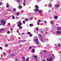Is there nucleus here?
Masks as SVG:
<instances>
[{"label":"nucleus","mask_w":61,"mask_h":61,"mask_svg":"<svg viewBox=\"0 0 61 61\" xmlns=\"http://www.w3.org/2000/svg\"><path fill=\"white\" fill-rule=\"evenodd\" d=\"M35 7L36 9H38L39 8V7H38L37 5H35Z\"/></svg>","instance_id":"0eeeda50"},{"label":"nucleus","mask_w":61,"mask_h":61,"mask_svg":"<svg viewBox=\"0 0 61 61\" xmlns=\"http://www.w3.org/2000/svg\"><path fill=\"white\" fill-rule=\"evenodd\" d=\"M57 34H61V31H57L56 32Z\"/></svg>","instance_id":"39448f33"},{"label":"nucleus","mask_w":61,"mask_h":61,"mask_svg":"<svg viewBox=\"0 0 61 61\" xmlns=\"http://www.w3.org/2000/svg\"><path fill=\"white\" fill-rule=\"evenodd\" d=\"M38 22H41V20H39L38 21Z\"/></svg>","instance_id":"680f3d73"},{"label":"nucleus","mask_w":61,"mask_h":61,"mask_svg":"<svg viewBox=\"0 0 61 61\" xmlns=\"http://www.w3.org/2000/svg\"><path fill=\"white\" fill-rule=\"evenodd\" d=\"M34 41H35L36 42V41H38V39H34Z\"/></svg>","instance_id":"a211bd4d"},{"label":"nucleus","mask_w":61,"mask_h":61,"mask_svg":"<svg viewBox=\"0 0 61 61\" xmlns=\"http://www.w3.org/2000/svg\"><path fill=\"white\" fill-rule=\"evenodd\" d=\"M47 61H52L53 60V57H52L51 58H47Z\"/></svg>","instance_id":"f03ea898"},{"label":"nucleus","mask_w":61,"mask_h":61,"mask_svg":"<svg viewBox=\"0 0 61 61\" xmlns=\"http://www.w3.org/2000/svg\"><path fill=\"white\" fill-rule=\"evenodd\" d=\"M17 60H18V59H15V61H17Z\"/></svg>","instance_id":"5fc2aeb1"},{"label":"nucleus","mask_w":61,"mask_h":61,"mask_svg":"<svg viewBox=\"0 0 61 61\" xmlns=\"http://www.w3.org/2000/svg\"><path fill=\"white\" fill-rule=\"evenodd\" d=\"M40 40L41 41V42L43 43H44V42H46V39L43 38H41V39Z\"/></svg>","instance_id":"7ed1b4c3"},{"label":"nucleus","mask_w":61,"mask_h":61,"mask_svg":"<svg viewBox=\"0 0 61 61\" xmlns=\"http://www.w3.org/2000/svg\"><path fill=\"white\" fill-rule=\"evenodd\" d=\"M0 29L1 30V31H4V30H5V29L3 28L2 29Z\"/></svg>","instance_id":"a878e982"},{"label":"nucleus","mask_w":61,"mask_h":61,"mask_svg":"<svg viewBox=\"0 0 61 61\" xmlns=\"http://www.w3.org/2000/svg\"><path fill=\"white\" fill-rule=\"evenodd\" d=\"M39 14H41V13H43V11L41 10H40L39 11Z\"/></svg>","instance_id":"9d476101"},{"label":"nucleus","mask_w":61,"mask_h":61,"mask_svg":"<svg viewBox=\"0 0 61 61\" xmlns=\"http://www.w3.org/2000/svg\"><path fill=\"white\" fill-rule=\"evenodd\" d=\"M24 12V10H22L21 11V12L22 13H23Z\"/></svg>","instance_id":"58836bf2"},{"label":"nucleus","mask_w":61,"mask_h":61,"mask_svg":"<svg viewBox=\"0 0 61 61\" xmlns=\"http://www.w3.org/2000/svg\"><path fill=\"white\" fill-rule=\"evenodd\" d=\"M32 51L33 53H35V49H32Z\"/></svg>","instance_id":"dca6fc26"},{"label":"nucleus","mask_w":61,"mask_h":61,"mask_svg":"<svg viewBox=\"0 0 61 61\" xmlns=\"http://www.w3.org/2000/svg\"><path fill=\"white\" fill-rule=\"evenodd\" d=\"M50 23L51 25H52L53 24H54V22L53 21H50Z\"/></svg>","instance_id":"9b49d317"},{"label":"nucleus","mask_w":61,"mask_h":61,"mask_svg":"<svg viewBox=\"0 0 61 61\" xmlns=\"http://www.w3.org/2000/svg\"><path fill=\"white\" fill-rule=\"evenodd\" d=\"M12 18L13 19H14L15 18V17L14 16H13L12 17Z\"/></svg>","instance_id":"72a5a7b5"},{"label":"nucleus","mask_w":61,"mask_h":61,"mask_svg":"<svg viewBox=\"0 0 61 61\" xmlns=\"http://www.w3.org/2000/svg\"><path fill=\"white\" fill-rule=\"evenodd\" d=\"M9 52H11V50H9Z\"/></svg>","instance_id":"774afa93"},{"label":"nucleus","mask_w":61,"mask_h":61,"mask_svg":"<svg viewBox=\"0 0 61 61\" xmlns=\"http://www.w3.org/2000/svg\"><path fill=\"white\" fill-rule=\"evenodd\" d=\"M58 46H59V47H60V44H58Z\"/></svg>","instance_id":"13d9d810"},{"label":"nucleus","mask_w":61,"mask_h":61,"mask_svg":"<svg viewBox=\"0 0 61 61\" xmlns=\"http://www.w3.org/2000/svg\"><path fill=\"white\" fill-rule=\"evenodd\" d=\"M39 10V9H36V11H38Z\"/></svg>","instance_id":"f704fd0d"},{"label":"nucleus","mask_w":61,"mask_h":61,"mask_svg":"<svg viewBox=\"0 0 61 61\" xmlns=\"http://www.w3.org/2000/svg\"><path fill=\"white\" fill-rule=\"evenodd\" d=\"M37 25H39V22H37Z\"/></svg>","instance_id":"09e8293b"},{"label":"nucleus","mask_w":61,"mask_h":61,"mask_svg":"<svg viewBox=\"0 0 61 61\" xmlns=\"http://www.w3.org/2000/svg\"><path fill=\"white\" fill-rule=\"evenodd\" d=\"M21 21H18V22H17V23H16V24H18V23H19V24H21Z\"/></svg>","instance_id":"4468645a"},{"label":"nucleus","mask_w":61,"mask_h":61,"mask_svg":"<svg viewBox=\"0 0 61 61\" xmlns=\"http://www.w3.org/2000/svg\"><path fill=\"white\" fill-rule=\"evenodd\" d=\"M30 20H33V19L32 18V17L30 18Z\"/></svg>","instance_id":"e433bc0d"},{"label":"nucleus","mask_w":61,"mask_h":61,"mask_svg":"<svg viewBox=\"0 0 61 61\" xmlns=\"http://www.w3.org/2000/svg\"><path fill=\"white\" fill-rule=\"evenodd\" d=\"M46 52V50H44V52Z\"/></svg>","instance_id":"338daca9"},{"label":"nucleus","mask_w":61,"mask_h":61,"mask_svg":"<svg viewBox=\"0 0 61 61\" xmlns=\"http://www.w3.org/2000/svg\"><path fill=\"white\" fill-rule=\"evenodd\" d=\"M36 44L37 45H38V44H39V41H36Z\"/></svg>","instance_id":"6ab92c4d"},{"label":"nucleus","mask_w":61,"mask_h":61,"mask_svg":"<svg viewBox=\"0 0 61 61\" xmlns=\"http://www.w3.org/2000/svg\"><path fill=\"white\" fill-rule=\"evenodd\" d=\"M20 15V14H19V13H17V15Z\"/></svg>","instance_id":"c9c22d12"},{"label":"nucleus","mask_w":61,"mask_h":61,"mask_svg":"<svg viewBox=\"0 0 61 61\" xmlns=\"http://www.w3.org/2000/svg\"><path fill=\"white\" fill-rule=\"evenodd\" d=\"M33 48H36V46H33Z\"/></svg>","instance_id":"6e6d98bb"},{"label":"nucleus","mask_w":61,"mask_h":61,"mask_svg":"<svg viewBox=\"0 0 61 61\" xmlns=\"http://www.w3.org/2000/svg\"><path fill=\"white\" fill-rule=\"evenodd\" d=\"M17 26L18 27L22 25L21 23H19L17 24Z\"/></svg>","instance_id":"6e6552de"},{"label":"nucleus","mask_w":61,"mask_h":61,"mask_svg":"<svg viewBox=\"0 0 61 61\" xmlns=\"http://www.w3.org/2000/svg\"><path fill=\"white\" fill-rule=\"evenodd\" d=\"M55 6L57 7H59V6H60V5H57L56 4L55 5Z\"/></svg>","instance_id":"ddd939ff"},{"label":"nucleus","mask_w":61,"mask_h":61,"mask_svg":"<svg viewBox=\"0 0 61 61\" xmlns=\"http://www.w3.org/2000/svg\"><path fill=\"white\" fill-rule=\"evenodd\" d=\"M33 57H35L36 61H37V56H33Z\"/></svg>","instance_id":"423d86ee"},{"label":"nucleus","mask_w":61,"mask_h":61,"mask_svg":"<svg viewBox=\"0 0 61 61\" xmlns=\"http://www.w3.org/2000/svg\"><path fill=\"white\" fill-rule=\"evenodd\" d=\"M11 55L13 56H15V54H11Z\"/></svg>","instance_id":"4be33fe9"},{"label":"nucleus","mask_w":61,"mask_h":61,"mask_svg":"<svg viewBox=\"0 0 61 61\" xmlns=\"http://www.w3.org/2000/svg\"><path fill=\"white\" fill-rule=\"evenodd\" d=\"M58 17L56 16H55L54 17V18L55 19H56V18H57Z\"/></svg>","instance_id":"aec40b11"},{"label":"nucleus","mask_w":61,"mask_h":61,"mask_svg":"<svg viewBox=\"0 0 61 61\" xmlns=\"http://www.w3.org/2000/svg\"><path fill=\"white\" fill-rule=\"evenodd\" d=\"M25 34V33H22V35H24V34Z\"/></svg>","instance_id":"e2e57ef3"},{"label":"nucleus","mask_w":61,"mask_h":61,"mask_svg":"<svg viewBox=\"0 0 61 61\" xmlns=\"http://www.w3.org/2000/svg\"><path fill=\"white\" fill-rule=\"evenodd\" d=\"M22 59H25V57L24 56H23L22 57Z\"/></svg>","instance_id":"7c9ffc66"},{"label":"nucleus","mask_w":61,"mask_h":61,"mask_svg":"<svg viewBox=\"0 0 61 61\" xmlns=\"http://www.w3.org/2000/svg\"><path fill=\"white\" fill-rule=\"evenodd\" d=\"M11 33V32L9 31H8L7 32V34H10Z\"/></svg>","instance_id":"cd10ccee"},{"label":"nucleus","mask_w":61,"mask_h":61,"mask_svg":"<svg viewBox=\"0 0 61 61\" xmlns=\"http://www.w3.org/2000/svg\"><path fill=\"white\" fill-rule=\"evenodd\" d=\"M0 49L1 50H3V48L2 47H0Z\"/></svg>","instance_id":"37998d69"},{"label":"nucleus","mask_w":61,"mask_h":61,"mask_svg":"<svg viewBox=\"0 0 61 61\" xmlns=\"http://www.w3.org/2000/svg\"><path fill=\"white\" fill-rule=\"evenodd\" d=\"M6 47H8V44H6Z\"/></svg>","instance_id":"8fccbe9b"},{"label":"nucleus","mask_w":61,"mask_h":61,"mask_svg":"<svg viewBox=\"0 0 61 61\" xmlns=\"http://www.w3.org/2000/svg\"><path fill=\"white\" fill-rule=\"evenodd\" d=\"M61 27H57V30H61Z\"/></svg>","instance_id":"1a4fd4ad"},{"label":"nucleus","mask_w":61,"mask_h":61,"mask_svg":"<svg viewBox=\"0 0 61 61\" xmlns=\"http://www.w3.org/2000/svg\"><path fill=\"white\" fill-rule=\"evenodd\" d=\"M46 30H47V31H48V30H49V29L48 28H45Z\"/></svg>","instance_id":"412c9836"},{"label":"nucleus","mask_w":61,"mask_h":61,"mask_svg":"<svg viewBox=\"0 0 61 61\" xmlns=\"http://www.w3.org/2000/svg\"><path fill=\"white\" fill-rule=\"evenodd\" d=\"M20 0H17V2H19V3L20 2Z\"/></svg>","instance_id":"ea45409f"},{"label":"nucleus","mask_w":61,"mask_h":61,"mask_svg":"<svg viewBox=\"0 0 61 61\" xmlns=\"http://www.w3.org/2000/svg\"><path fill=\"white\" fill-rule=\"evenodd\" d=\"M3 4V3L2 2H0V5H2Z\"/></svg>","instance_id":"2f4dec72"},{"label":"nucleus","mask_w":61,"mask_h":61,"mask_svg":"<svg viewBox=\"0 0 61 61\" xmlns=\"http://www.w3.org/2000/svg\"><path fill=\"white\" fill-rule=\"evenodd\" d=\"M49 13H50L51 12V10H49Z\"/></svg>","instance_id":"4d7b16f0"},{"label":"nucleus","mask_w":61,"mask_h":61,"mask_svg":"<svg viewBox=\"0 0 61 61\" xmlns=\"http://www.w3.org/2000/svg\"><path fill=\"white\" fill-rule=\"evenodd\" d=\"M25 20V21H28V19L27 18Z\"/></svg>","instance_id":"79ce46f5"},{"label":"nucleus","mask_w":61,"mask_h":61,"mask_svg":"<svg viewBox=\"0 0 61 61\" xmlns=\"http://www.w3.org/2000/svg\"><path fill=\"white\" fill-rule=\"evenodd\" d=\"M27 34H28L29 35H30V32H28L27 33Z\"/></svg>","instance_id":"473e14b6"},{"label":"nucleus","mask_w":61,"mask_h":61,"mask_svg":"<svg viewBox=\"0 0 61 61\" xmlns=\"http://www.w3.org/2000/svg\"><path fill=\"white\" fill-rule=\"evenodd\" d=\"M28 60H29V57H28L26 59V61H28Z\"/></svg>","instance_id":"5701e85b"},{"label":"nucleus","mask_w":61,"mask_h":61,"mask_svg":"<svg viewBox=\"0 0 61 61\" xmlns=\"http://www.w3.org/2000/svg\"><path fill=\"white\" fill-rule=\"evenodd\" d=\"M3 55L4 56H5V52H4Z\"/></svg>","instance_id":"603ef678"},{"label":"nucleus","mask_w":61,"mask_h":61,"mask_svg":"<svg viewBox=\"0 0 61 61\" xmlns=\"http://www.w3.org/2000/svg\"><path fill=\"white\" fill-rule=\"evenodd\" d=\"M30 37H32V34H30Z\"/></svg>","instance_id":"a19ab883"},{"label":"nucleus","mask_w":61,"mask_h":61,"mask_svg":"<svg viewBox=\"0 0 61 61\" xmlns=\"http://www.w3.org/2000/svg\"><path fill=\"white\" fill-rule=\"evenodd\" d=\"M41 33H43V31H41Z\"/></svg>","instance_id":"052dcab7"},{"label":"nucleus","mask_w":61,"mask_h":61,"mask_svg":"<svg viewBox=\"0 0 61 61\" xmlns=\"http://www.w3.org/2000/svg\"><path fill=\"white\" fill-rule=\"evenodd\" d=\"M39 37L40 40L41 39L43 38V37L41 36V35L40 34L39 35Z\"/></svg>","instance_id":"20e7f679"},{"label":"nucleus","mask_w":61,"mask_h":61,"mask_svg":"<svg viewBox=\"0 0 61 61\" xmlns=\"http://www.w3.org/2000/svg\"><path fill=\"white\" fill-rule=\"evenodd\" d=\"M36 30L37 31H38V28H36Z\"/></svg>","instance_id":"c03bdc74"},{"label":"nucleus","mask_w":61,"mask_h":61,"mask_svg":"<svg viewBox=\"0 0 61 61\" xmlns=\"http://www.w3.org/2000/svg\"><path fill=\"white\" fill-rule=\"evenodd\" d=\"M15 18L16 19H17V18L19 19V17H16Z\"/></svg>","instance_id":"de8ad7c7"},{"label":"nucleus","mask_w":61,"mask_h":61,"mask_svg":"<svg viewBox=\"0 0 61 61\" xmlns=\"http://www.w3.org/2000/svg\"><path fill=\"white\" fill-rule=\"evenodd\" d=\"M22 19H24V17L22 18Z\"/></svg>","instance_id":"69168bd1"},{"label":"nucleus","mask_w":61,"mask_h":61,"mask_svg":"<svg viewBox=\"0 0 61 61\" xmlns=\"http://www.w3.org/2000/svg\"><path fill=\"white\" fill-rule=\"evenodd\" d=\"M16 11V8H14L13 9V12H15Z\"/></svg>","instance_id":"2eb2a0df"},{"label":"nucleus","mask_w":61,"mask_h":61,"mask_svg":"<svg viewBox=\"0 0 61 61\" xmlns=\"http://www.w3.org/2000/svg\"><path fill=\"white\" fill-rule=\"evenodd\" d=\"M30 25L31 27H32V26H33V25L32 24H30Z\"/></svg>","instance_id":"b1692460"},{"label":"nucleus","mask_w":61,"mask_h":61,"mask_svg":"<svg viewBox=\"0 0 61 61\" xmlns=\"http://www.w3.org/2000/svg\"><path fill=\"white\" fill-rule=\"evenodd\" d=\"M26 41V40H23L22 41V42H25Z\"/></svg>","instance_id":"c85d7f7f"},{"label":"nucleus","mask_w":61,"mask_h":61,"mask_svg":"<svg viewBox=\"0 0 61 61\" xmlns=\"http://www.w3.org/2000/svg\"><path fill=\"white\" fill-rule=\"evenodd\" d=\"M23 5H25V3H23Z\"/></svg>","instance_id":"3c124183"},{"label":"nucleus","mask_w":61,"mask_h":61,"mask_svg":"<svg viewBox=\"0 0 61 61\" xmlns=\"http://www.w3.org/2000/svg\"><path fill=\"white\" fill-rule=\"evenodd\" d=\"M34 11H35V12H36V9H34Z\"/></svg>","instance_id":"864d4df0"},{"label":"nucleus","mask_w":61,"mask_h":61,"mask_svg":"<svg viewBox=\"0 0 61 61\" xmlns=\"http://www.w3.org/2000/svg\"><path fill=\"white\" fill-rule=\"evenodd\" d=\"M23 27L22 26H19V29H22Z\"/></svg>","instance_id":"bb28decb"},{"label":"nucleus","mask_w":61,"mask_h":61,"mask_svg":"<svg viewBox=\"0 0 61 61\" xmlns=\"http://www.w3.org/2000/svg\"><path fill=\"white\" fill-rule=\"evenodd\" d=\"M52 7V5L51 4L50 5V7Z\"/></svg>","instance_id":"49530a36"},{"label":"nucleus","mask_w":61,"mask_h":61,"mask_svg":"<svg viewBox=\"0 0 61 61\" xmlns=\"http://www.w3.org/2000/svg\"><path fill=\"white\" fill-rule=\"evenodd\" d=\"M19 9H21V8H22V6L19 5Z\"/></svg>","instance_id":"f8f14e48"},{"label":"nucleus","mask_w":61,"mask_h":61,"mask_svg":"<svg viewBox=\"0 0 61 61\" xmlns=\"http://www.w3.org/2000/svg\"><path fill=\"white\" fill-rule=\"evenodd\" d=\"M45 24H46V20L45 21Z\"/></svg>","instance_id":"0e129e2a"},{"label":"nucleus","mask_w":61,"mask_h":61,"mask_svg":"<svg viewBox=\"0 0 61 61\" xmlns=\"http://www.w3.org/2000/svg\"><path fill=\"white\" fill-rule=\"evenodd\" d=\"M31 0H28L26 1L27 3H29L30 1H31Z\"/></svg>","instance_id":"f3484780"},{"label":"nucleus","mask_w":61,"mask_h":61,"mask_svg":"<svg viewBox=\"0 0 61 61\" xmlns=\"http://www.w3.org/2000/svg\"><path fill=\"white\" fill-rule=\"evenodd\" d=\"M6 7H8V8H9V5H7L6 6Z\"/></svg>","instance_id":"a18cd8bd"},{"label":"nucleus","mask_w":61,"mask_h":61,"mask_svg":"<svg viewBox=\"0 0 61 61\" xmlns=\"http://www.w3.org/2000/svg\"><path fill=\"white\" fill-rule=\"evenodd\" d=\"M21 41H22V40H20V41H19V42H21Z\"/></svg>","instance_id":"bf43d9fd"},{"label":"nucleus","mask_w":61,"mask_h":61,"mask_svg":"<svg viewBox=\"0 0 61 61\" xmlns=\"http://www.w3.org/2000/svg\"><path fill=\"white\" fill-rule=\"evenodd\" d=\"M23 24H25V21H23Z\"/></svg>","instance_id":"4c0bfd02"},{"label":"nucleus","mask_w":61,"mask_h":61,"mask_svg":"<svg viewBox=\"0 0 61 61\" xmlns=\"http://www.w3.org/2000/svg\"><path fill=\"white\" fill-rule=\"evenodd\" d=\"M42 52H40V56H42Z\"/></svg>","instance_id":"c756f323"},{"label":"nucleus","mask_w":61,"mask_h":61,"mask_svg":"<svg viewBox=\"0 0 61 61\" xmlns=\"http://www.w3.org/2000/svg\"><path fill=\"white\" fill-rule=\"evenodd\" d=\"M32 48V47L31 46H30V47L28 49L29 50H30Z\"/></svg>","instance_id":"393cba45"},{"label":"nucleus","mask_w":61,"mask_h":61,"mask_svg":"<svg viewBox=\"0 0 61 61\" xmlns=\"http://www.w3.org/2000/svg\"><path fill=\"white\" fill-rule=\"evenodd\" d=\"M1 24H2V25L3 26L5 25V23H6V22H5V21L4 20L2 19L1 20Z\"/></svg>","instance_id":"f257e3e1"}]
</instances>
